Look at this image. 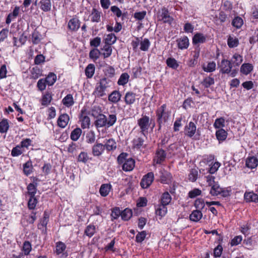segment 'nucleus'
Returning a JSON list of instances; mask_svg holds the SVG:
<instances>
[{
	"instance_id": "nucleus-49",
	"label": "nucleus",
	"mask_w": 258,
	"mask_h": 258,
	"mask_svg": "<svg viewBox=\"0 0 258 258\" xmlns=\"http://www.w3.org/2000/svg\"><path fill=\"white\" fill-rule=\"evenodd\" d=\"M96 232V227L93 224L88 225L84 231V234L89 238L92 237Z\"/></svg>"
},
{
	"instance_id": "nucleus-9",
	"label": "nucleus",
	"mask_w": 258,
	"mask_h": 258,
	"mask_svg": "<svg viewBox=\"0 0 258 258\" xmlns=\"http://www.w3.org/2000/svg\"><path fill=\"white\" fill-rule=\"evenodd\" d=\"M81 21L79 18L76 16L69 21L67 28L71 32H76L79 29Z\"/></svg>"
},
{
	"instance_id": "nucleus-6",
	"label": "nucleus",
	"mask_w": 258,
	"mask_h": 258,
	"mask_svg": "<svg viewBox=\"0 0 258 258\" xmlns=\"http://www.w3.org/2000/svg\"><path fill=\"white\" fill-rule=\"evenodd\" d=\"M154 179V173L152 172H148L143 176L140 185L143 189L148 188L152 183Z\"/></svg>"
},
{
	"instance_id": "nucleus-16",
	"label": "nucleus",
	"mask_w": 258,
	"mask_h": 258,
	"mask_svg": "<svg viewBox=\"0 0 258 258\" xmlns=\"http://www.w3.org/2000/svg\"><path fill=\"white\" fill-rule=\"evenodd\" d=\"M184 131L186 136L189 138H192L196 133L197 126L194 122L190 121L188 124L184 127Z\"/></svg>"
},
{
	"instance_id": "nucleus-25",
	"label": "nucleus",
	"mask_w": 258,
	"mask_h": 258,
	"mask_svg": "<svg viewBox=\"0 0 258 258\" xmlns=\"http://www.w3.org/2000/svg\"><path fill=\"white\" fill-rule=\"evenodd\" d=\"M40 9L44 12H48L51 9V0H40L38 3Z\"/></svg>"
},
{
	"instance_id": "nucleus-26",
	"label": "nucleus",
	"mask_w": 258,
	"mask_h": 258,
	"mask_svg": "<svg viewBox=\"0 0 258 258\" xmlns=\"http://www.w3.org/2000/svg\"><path fill=\"white\" fill-rule=\"evenodd\" d=\"M121 94L119 91L114 90L108 97V101L112 103H117L120 100Z\"/></svg>"
},
{
	"instance_id": "nucleus-39",
	"label": "nucleus",
	"mask_w": 258,
	"mask_h": 258,
	"mask_svg": "<svg viewBox=\"0 0 258 258\" xmlns=\"http://www.w3.org/2000/svg\"><path fill=\"white\" fill-rule=\"evenodd\" d=\"M253 69V67L252 64L244 63L240 67V72L245 75H247L252 72Z\"/></svg>"
},
{
	"instance_id": "nucleus-37",
	"label": "nucleus",
	"mask_w": 258,
	"mask_h": 258,
	"mask_svg": "<svg viewBox=\"0 0 258 258\" xmlns=\"http://www.w3.org/2000/svg\"><path fill=\"white\" fill-rule=\"evenodd\" d=\"M62 103L67 107H70L74 105L75 101L73 95L71 94L67 95L62 100Z\"/></svg>"
},
{
	"instance_id": "nucleus-10",
	"label": "nucleus",
	"mask_w": 258,
	"mask_h": 258,
	"mask_svg": "<svg viewBox=\"0 0 258 258\" xmlns=\"http://www.w3.org/2000/svg\"><path fill=\"white\" fill-rule=\"evenodd\" d=\"M79 120L81 122V127L83 129L89 128L90 125V119L86 115V109H82L79 116Z\"/></svg>"
},
{
	"instance_id": "nucleus-20",
	"label": "nucleus",
	"mask_w": 258,
	"mask_h": 258,
	"mask_svg": "<svg viewBox=\"0 0 258 258\" xmlns=\"http://www.w3.org/2000/svg\"><path fill=\"white\" fill-rule=\"evenodd\" d=\"M244 200L246 203H258V195L253 191H246L244 195Z\"/></svg>"
},
{
	"instance_id": "nucleus-31",
	"label": "nucleus",
	"mask_w": 258,
	"mask_h": 258,
	"mask_svg": "<svg viewBox=\"0 0 258 258\" xmlns=\"http://www.w3.org/2000/svg\"><path fill=\"white\" fill-rule=\"evenodd\" d=\"M215 135L217 139L220 143L226 140L228 133L223 128H220L216 131Z\"/></svg>"
},
{
	"instance_id": "nucleus-18",
	"label": "nucleus",
	"mask_w": 258,
	"mask_h": 258,
	"mask_svg": "<svg viewBox=\"0 0 258 258\" xmlns=\"http://www.w3.org/2000/svg\"><path fill=\"white\" fill-rule=\"evenodd\" d=\"M94 124L97 128L107 126L106 116L102 113L98 114L94 122Z\"/></svg>"
},
{
	"instance_id": "nucleus-59",
	"label": "nucleus",
	"mask_w": 258,
	"mask_h": 258,
	"mask_svg": "<svg viewBox=\"0 0 258 258\" xmlns=\"http://www.w3.org/2000/svg\"><path fill=\"white\" fill-rule=\"evenodd\" d=\"M166 63L168 67L173 69H176L179 66L177 60L175 58L172 57L168 58L166 59Z\"/></svg>"
},
{
	"instance_id": "nucleus-42",
	"label": "nucleus",
	"mask_w": 258,
	"mask_h": 258,
	"mask_svg": "<svg viewBox=\"0 0 258 258\" xmlns=\"http://www.w3.org/2000/svg\"><path fill=\"white\" fill-rule=\"evenodd\" d=\"M133 216V211L129 208H125L121 211V219L124 221H128Z\"/></svg>"
},
{
	"instance_id": "nucleus-53",
	"label": "nucleus",
	"mask_w": 258,
	"mask_h": 258,
	"mask_svg": "<svg viewBox=\"0 0 258 258\" xmlns=\"http://www.w3.org/2000/svg\"><path fill=\"white\" fill-rule=\"evenodd\" d=\"M66 245L62 241H58L56 243V249L55 252L57 255H59L63 252L66 249Z\"/></svg>"
},
{
	"instance_id": "nucleus-32",
	"label": "nucleus",
	"mask_w": 258,
	"mask_h": 258,
	"mask_svg": "<svg viewBox=\"0 0 258 258\" xmlns=\"http://www.w3.org/2000/svg\"><path fill=\"white\" fill-rule=\"evenodd\" d=\"M112 188V186L109 183L102 184L99 189V193L103 197L107 196Z\"/></svg>"
},
{
	"instance_id": "nucleus-38",
	"label": "nucleus",
	"mask_w": 258,
	"mask_h": 258,
	"mask_svg": "<svg viewBox=\"0 0 258 258\" xmlns=\"http://www.w3.org/2000/svg\"><path fill=\"white\" fill-rule=\"evenodd\" d=\"M202 67L204 72L207 73H212L216 70V64L215 62L212 61L208 62L207 65L205 63L203 64Z\"/></svg>"
},
{
	"instance_id": "nucleus-61",
	"label": "nucleus",
	"mask_w": 258,
	"mask_h": 258,
	"mask_svg": "<svg viewBox=\"0 0 258 258\" xmlns=\"http://www.w3.org/2000/svg\"><path fill=\"white\" fill-rule=\"evenodd\" d=\"M100 54V51L97 48H94L90 50L89 57L95 62L99 58Z\"/></svg>"
},
{
	"instance_id": "nucleus-60",
	"label": "nucleus",
	"mask_w": 258,
	"mask_h": 258,
	"mask_svg": "<svg viewBox=\"0 0 258 258\" xmlns=\"http://www.w3.org/2000/svg\"><path fill=\"white\" fill-rule=\"evenodd\" d=\"M89 158L88 153L85 152H81L78 156L77 161L86 164L89 160Z\"/></svg>"
},
{
	"instance_id": "nucleus-22",
	"label": "nucleus",
	"mask_w": 258,
	"mask_h": 258,
	"mask_svg": "<svg viewBox=\"0 0 258 258\" xmlns=\"http://www.w3.org/2000/svg\"><path fill=\"white\" fill-rule=\"evenodd\" d=\"M70 120V117L67 113L61 114L57 119V125L61 128H64L68 125Z\"/></svg>"
},
{
	"instance_id": "nucleus-43",
	"label": "nucleus",
	"mask_w": 258,
	"mask_h": 258,
	"mask_svg": "<svg viewBox=\"0 0 258 258\" xmlns=\"http://www.w3.org/2000/svg\"><path fill=\"white\" fill-rule=\"evenodd\" d=\"M30 72L31 78L36 80L42 76V69H40L38 67L36 66L33 67L31 69Z\"/></svg>"
},
{
	"instance_id": "nucleus-34",
	"label": "nucleus",
	"mask_w": 258,
	"mask_h": 258,
	"mask_svg": "<svg viewBox=\"0 0 258 258\" xmlns=\"http://www.w3.org/2000/svg\"><path fill=\"white\" fill-rule=\"evenodd\" d=\"M230 61L233 68L238 67L243 61L242 56L240 54L235 53L232 56Z\"/></svg>"
},
{
	"instance_id": "nucleus-15",
	"label": "nucleus",
	"mask_w": 258,
	"mask_h": 258,
	"mask_svg": "<svg viewBox=\"0 0 258 258\" xmlns=\"http://www.w3.org/2000/svg\"><path fill=\"white\" fill-rule=\"evenodd\" d=\"M144 143L145 140L142 137L136 136L132 141V148L137 150H140L141 148H145L146 146Z\"/></svg>"
},
{
	"instance_id": "nucleus-21",
	"label": "nucleus",
	"mask_w": 258,
	"mask_h": 258,
	"mask_svg": "<svg viewBox=\"0 0 258 258\" xmlns=\"http://www.w3.org/2000/svg\"><path fill=\"white\" fill-rule=\"evenodd\" d=\"M136 94L132 91H127L125 94L124 101L127 105L134 104L136 101Z\"/></svg>"
},
{
	"instance_id": "nucleus-51",
	"label": "nucleus",
	"mask_w": 258,
	"mask_h": 258,
	"mask_svg": "<svg viewBox=\"0 0 258 258\" xmlns=\"http://www.w3.org/2000/svg\"><path fill=\"white\" fill-rule=\"evenodd\" d=\"M119 216H121V211L119 208L115 207L112 208L110 214L111 220L114 221L115 220H117Z\"/></svg>"
},
{
	"instance_id": "nucleus-55",
	"label": "nucleus",
	"mask_w": 258,
	"mask_h": 258,
	"mask_svg": "<svg viewBox=\"0 0 258 258\" xmlns=\"http://www.w3.org/2000/svg\"><path fill=\"white\" fill-rule=\"evenodd\" d=\"M116 41V37L113 33H110L107 35L106 37L104 39L105 44L110 45L114 44Z\"/></svg>"
},
{
	"instance_id": "nucleus-62",
	"label": "nucleus",
	"mask_w": 258,
	"mask_h": 258,
	"mask_svg": "<svg viewBox=\"0 0 258 258\" xmlns=\"http://www.w3.org/2000/svg\"><path fill=\"white\" fill-rule=\"evenodd\" d=\"M86 142L88 144H93L96 140L95 134L94 131H90L86 134Z\"/></svg>"
},
{
	"instance_id": "nucleus-56",
	"label": "nucleus",
	"mask_w": 258,
	"mask_h": 258,
	"mask_svg": "<svg viewBox=\"0 0 258 258\" xmlns=\"http://www.w3.org/2000/svg\"><path fill=\"white\" fill-rule=\"evenodd\" d=\"M141 50L143 51H147L148 50L151 42L148 38H144L143 40L140 42Z\"/></svg>"
},
{
	"instance_id": "nucleus-19",
	"label": "nucleus",
	"mask_w": 258,
	"mask_h": 258,
	"mask_svg": "<svg viewBox=\"0 0 258 258\" xmlns=\"http://www.w3.org/2000/svg\"><path fill=\"white\" fill-rule=\"evenodd\" d=\"M155 214L156 216L159 217V219H161L164 217L167 213V206L159 204L157 206H155Z\"/></svg>"
},
{
	"instance_id": "nucleus-52",
	"label": "nucleus",
	"mask_w": 258,
	"mask_h": 258,
	"mask_svg": "<svg viewBox=\"0 0 258 258\" xmlns=\"http://www.w3.org/2000/svg\"><path fill=\"white\" fill-rule=\"evenodd\" d=\"M222 187H220L218 182L211 186L210 190V194L213 196H217L220 195Z\"/></svg>"
},
{
	"instance_id": "nucleus-36",
	"label": "nucleus",
	"mask_w": 258,
	"mask_h": 258,
	"mask_svg": "<svg viewBox=\"0 0 258 258\" xmlns=\"http://www.w3.org/2000/svg\"><path fill=\"white\" fill-rule=\"evenodd\" d=\"M23 173L26 176H28L32 173L33 166L32 161L30 160L24 163L23 165Z\"/></svg>"
},
{
	"instance_id": "nucleus-64",
	"label": "nucleus",
	"mask_w": 258,
	"mask_h": 258,
	"mask_svg": "<svg viewBox=\"0 0 258 258\" xmlns=\"http://www.w3.org/2000/svg\"><path fill=\"white\" fill-rule=\"evenodd\" d=\"M198 171L196 169H191L188 174V180L191 182H195L198 177Z\"/></svg>"
},
{
	"instance_id": "nucleus-50",
	"label": "nucleus",
	"mask_w": 258,
	"mask_h": 258,
	"mask_svg": "<svg viewBox=\"0 0 258 258\" xmlns=\"http://www.w3.org/2000/svg\"><path fill=\"white\" fill-rule=\"evenodd\" d=\"M130 76L127 73H122L117 81V84L120 86H124L128 82Z\"/></svg>"
},
{
	"instance_id": "nucleus-13",
	"label": "nucleus",
	"mask_w": 258,
	"mask_h": 258,
	"mask_svg": "<svg viewBox=\"0 0 258 258\" xmlns=\"http://www.w3.org/2000/svg\"><path fill=\"white\" fill-rule=\"evenodd\" d=\"M49 213L47 211H45L43 213L42 218L40 220V223L38 225V228L39 229H42V232L45 233L47 231V225L49 222Z\"/></svg>"
},
{
	"instance_id": "nucleus-40",
	"label": "nucleus",
	"mask_w": 258,
	"mask_h": 258,
	"mask_svg": "<svg viewBox=\"0 0 258 258\" xmlns=\"http://www.w3.org/2000/svg\"><path fill=\"white\" fill-rule=\"evenodd\" d=\"M10 128L9 121L8 119L3 118L0 121V133H7Z\"/></svg>"
},
{
	"instance_id": "nucleus-48",
	"label": "nucleus",
	"mask_w": 258,
	"mask_h": 258,
	"mask_svg": "<svg viewBox=\"0 0 258 258\" xmlns=\"http://www.w3.org/2000/svg\"><path fill=\"white\" fill-rule=\"evenodd\" d=\"M82 133V130L79 127H77L73 130L71 133L70 138L73 141L78 140Z\"/></svg>"
},
{
	"instance_id": "nucleus-27",
	"label": "nucleus",
	"mask_w": 258,
	"mask_h": 258,
	"mask_svg": "<svg viewBox=\"0 0 258 258\" xmlns=\"http://www.w3.org/2000/svg\"><path fill=\"white\" fill-rule=\"evenodd\" d=\"M20 12V7L16 6L13 12L8 14L6 18V23L8 25L10 24L12 20L15 19L19 15Z\"/></svg>"
},
{
	"instance_id": "nucleus-17",
	"label": "nucleus",
	"mask_w": 258,
	"mask_h": 258,
	"mask_svg": "<svg viewBox=\"0 0 258 258\" xmlns=\"http://www.w3.org/2000/svg\"><path fill=\"white\" fill-rule=\"evenodd\" d=\"M176 41L178 48L181 50L187 49L189 45V39L186 36L178 38Z\"/></svg>"
},
{
	"instance_id": "nucleus-28",
	"label": "nucleus",
	"mask_w": 258,
	"mask_h": 258,
	"mask_svg": "<svg viewBox=\"0 0 258 258\" xmlns=\"http://www.w3.org/2000/svg\"><path fill=\"white\" fill-rule=\"evenodd\" d=\"M52 100V94L50 91H46L42 96L41 104L43 106H47L51 103Z\"/></svg>"
},
{
	"instance_id": "nucleus-47",
	"label": "nucleus",
	"mask_w": 258,
	"mask_h": 258,
	"mask_svg": "<svg viewBox=\"0 0 258 258\" xmlns=\"http://www.w3.org/2000/svg\"><path fill=\"white\" fill-rule=\"evenodd\" d=\"M239 44V40L236 37H232L229 35L227 39V45L230 48L237 47Z\"/></svg>"
},
{
	"instance_id": "nucleus-24",
	"label": "nucleus",
	"mask_w": 258,
	"mask_h": 258,
	"mask_svg": "<svg viewBox=\"0 0 258 258\" xmlns=\"http://www.w3.org/2000/svg\"><path fill=\"white\" fill-rule=\"evenodd\" d=\"M103 145L104 146V149L106 150L108 153L110 151H114L117 148L116 143L113 138L107 140Z\"/></svg>"
},
{
	"instance_id": "nucleus-5",
	"label": "nucleus",
	"mask_w": 258,
	"mask_h": 258,
	"mask_svg": "<svg viewBox=\"0 0 258 258\" xmlns=\"http://www.w3.org/2000/svg\"><path fill=\"white\" fill-rule=\"evenodd\" d=\"M157 18L158 21H162L164 23H167L170 25L174 20L173 18L170 16L168 9L164 7L161 8V11H158Z\"/></svg>"
},
{
	"instance_id": "nucleus-54",
	"label": "nucleus",
	"mask_w": 258,
	"mask_h": 258,
	"mask_svg": "<svg viewBox=\"0 0 258 258\" xmlns=\"http://www.w3.org/2000/svg\"><path fill=\"white\" fill-rule=\"evenodd\" d=\"M215 83L214 79L210 76L206 77L201 82V84L206 88H209L211 85Z\"/></svg>"
},
{
	"instance_id": "nucleus-14",
	"label": "nucleus",
	"mask_w": 258,
	"mask_h": 258,
	"mask_svg": "<svg viewBox=\"0 0 258 258\" xmlns=\"http://www.w3.org/2000/svg\"><path fill=\"white\" fill-rule=\"evenodd\" d=\"M245 167L251 169H256L258 166V159L257 157L250 156L245 159Z\"/></svg>"
},
{
	"instance_id": "nucleus-45",
	"label": "nucleus",
	"mask_w": 258,
	"mask_h": 258,
	"mask_svg": "<svg viewBox=\"0 0 258 258\" xmlns=\"http://www.w3.org/2000/svg\"><path fill=\"white\" fill-rule=\"evenodd\" d=\"M231 25L237 29H240L243 25V20L241 17L236 16L232 20Z\"/></svg>"
},
{
	"instance_id": "nucleus-23",
	"label": "nucleus",
	"mask_w": 258,
	"mask_h": 258,
	"mask_svg": "<svg viewBox=\"0 0 258 258\" xmlns=\"http://www.w3.org/2000/svg\"><path fill=\"white\" fill-rule=\"evenodd\" d=\"M102 12L95 8H93L90 17L92 23H99L101 21Z\"/></svg>"
},
{
	"instance_id": "nucleus-58",
	"label": "nucleus",
	"mask_w": 258,
	"mask_h": 258,
	"mask_svg": "<svg viewBox=\"0 0 258 258\" xmlns=\"http://www.w3.org/2000/svg\"><path fill=\"white\" fill-rule=\"evenodd\" d=\"M194 206L196 210H200V211H202L204 210L205 206L204 200L202 198L196 199L194 203Z\"/></svg>"
},
{
	"instance_id": "nucleus-8",
	"label": "nucleus",
	"mask_w": 258,
	"mask_h": 258,
	"mask_svg": "<svg viewBox=\"0 0 258 258\" xmlns=\"http://www.w3.org/2000/svg\"><path fill=\"white\" fill-rule=\"evenodd\" d=\"M219 65L220 72L222 74H229L233 68L231 61L225 58L222 59L220 64Z\"/></svg>"
},
{
	"instance_id": "nucleus-11",
	"label": "nucleus",
	"mask_w": 258,
	"mask_h": 258,
	"mask_svg": "<svg viewBox=\"0 0 258 258\" xmlns=\"http://www.w3.org/2000/svg\"><path fill=\"white\" fill-rule=\"evenodd\" d=\"M166 158V152L162 148H158L156 151L153 160L157 164H161L165 160Z\"/></svg>"
},
{
	"instance_id": "nucleus-57",
	"label": "nucleus",
	"mask_w": 258,
	"mask_h": 258,
	"mask_svg": "<svg viewBox=\"0 0 258 258\" xmlns=\"http://www.w3.org/2000/svg\"><path fill=\"white\" fill-rule=\"evenodd\" d=\"M41 35L40 32L37 30H34L32 33V42L34 44H38L41 40Z\"/></svg>"
},
{
	"instance_id": "nucleus-1",
	"label": "nucleus",
	"mask_w": 258,
	"mask_h": 258,
	"mask_svg": "<svg viewBox=\"0 0 258 258\" xmlns=\"http://www.w3.org/2000/svg\"><path fill=\"white\" fill-rule=\"evenodd\" d=\"M156 121L158 130H160L162 125L168 121L171 116V111L167 108L166 104H163L158 107L156 111Z\"/></svg>"
},
{
	"instance_id": "nucleus-12",
	"label": "nucleus",
	"mask_w": 258,
	"mask_h": 258,
	"mask_svg": "<svg viewBox=\"0 0 258 258\" xmlns=\"http://www.w3.org/2000/svg\"><path fill=\"white\" fill-rule=\"evenodd\" d=\"M105 151L104 146L103 144L96 142L92 147V154L94 157H99L101 156Z\"/></svg>"
},
{
	"instance_id": "nucleus-30",
	"label": "nucleus",
	"mask_w": 258,
	"mask_h": 258,
	"mask_svg": "<svg viewBox=\"0 0 258 258\" xmlns=\"http://www.w3.org/2000/svg\"><path fill=\"white\" fill-rule=\"evenodd\" d=\"M192 40L194 45L204 43L206 41V36L202 33H197L194 35Z\"/></svg>"
},
{
	"instance_id": "nucleus-4",
	"label": "nucleus",
	"mask_w": 258,
	"mask_h": 258,
	"mask_svg": "<svg viewBox=\"0 0 258 258\" xmlns=\"http://www.w3.org/2000/svg\"><path fill=\"white\" fill-rule=\"evenodd\" d=\"M150 118L149 116L146 115L138 119L137 123L140 129V133L144 136L146 137L148 134V130L150 125Z\"/></svg>"
},
{
	"instance_id": "nucleus-29",
	"label": "nucleus",
	"mask_w": 258,
	"mask_h": 258,
	"mask_svg": "<svg viewBox=\"0 0 258 258\" xmlns=\"http://www.w3.org/2000/svg\"><path fill=\"white\" fill-rule=\"evenodd\" d=\"M39 196L28 197L27 208L30 210L34 211L38 203Z\"/></svg>"
},
{
	"instance_id": "nucleus-41",
	"label": "nucleus",
	"mask_w": 258,
	"mask_h": 258,
	"mask_svg": "<svg viewBox=\"0 0 258 258\" xmlns=\"http://www.w3.org/2000/svg\"><path fill=\"white\" fill-rule=\"evenodd\" d=\"M95 71V65L93 63H89L85 70V75L88 79H91L94 75Z\"/></svg>"
},
{
	"instance_id": "nucleus-35",
	"label": "nucleus",
	"mask_w": 258,
	"mask_h": 258,
	"mask_svg": "<svg viewBox=\"0 0 258 258\" xmlns=\"http://www.w3.org/2000/svg\"><path fill=\"white\" fill-rule=\"evenodd\" d=\"M172 198L170 194L168 191L163 192L160 199V204L167 206L171 201Z\"/></svg>"
},
{
	"instance_id": "nucleus-44",
	"label": "nucleus",
	"mask_w": 258,
	"mask_h": 258,
	"mask_svg": "<svg viewBox=\"0 0 258 258\" xmlns=\"http://www.w3.org/2000/svg\"><path fill=\"white\" fill-rule=\"evenodd\" d=\"M24 255H28L30 254L32 250V244L29 241H25L23 242L22 247L21 249Z\"/></svg>"
},
{
	"instance_id": "nucleus-3",
	"label": "nucleus",
	"mask_w": 258,
	"mask_h": 258,
	"mask_svg": "<svg viewBox=\"0 0 258 258\" xmlns=\"http://www.w3.org/2000/svg\"><path fill=\"white\" fill-rule=\"evenodd\" d=\"M110 82V81L105 77L100 79L99 82L96 84L94 94L98 98L105 96V91L109 87Z\"/></svg>"
},
{
	"instance_id": "nucleus-46",
	"label": "nucleus",
	"mask_w": 258,
	"mask_h": 258,
	"mask_svg": "<svg viewBox=\"0 0 258 258\" xmlns=\"http://www.w3.org/2000/svg\"><path fill=\"white\" fill-rule=\"evenodd\" d=\"M44 79L47 82V84L48 86H51L53 85L56 81L57 76L54 73L50 72Z\"/></svg>"
},
{
	"instance_id": "nucleus-2",
	"label": "nucleus",
	"mask_w": 258,
	"mask_h": 258,
	"mask_svg": "<svg viewBox=\"0 0 258 258\" xmlns=\"http://www.w3.org/2000/svg\"><path fill=\"white\" fill-rule=\"evenodd\" d=\"M127 154L121 153L117 157V162L119 164H122V168L124 171H131L133 170L135 166V161L132 158H126Z\"/></svg>"
},
{
	"instance_id": "nucleus-7",
	"label": "nucleus",
	"mask_w": 258,
	"mask_h": 258,
	"mask_svg": "<svg viewBox=\"0 0 258 258\" xmlns=\"http://www.w3.org/2000/svg\"><path fill=\"white\" fill-rule=\"evenodd\" d=\"M38 179L34 177L33 178V182L30 183L27 186V192L26 196L27 197H33L36 196V194L37 191V181H38Z\"/></svg>"
},
{
	"instance_id": "nucleus-63",
	"label": "nucleus",
	"mask_w": 258,
	"mask_h": 258,
	"mask_svg": "<svg viewBox=\"0 0 258 258\" xmlns=\"http://www.w3.org/2000/svg\"><path fill=\"white\" fill-rule=\"evenodd\" d=\"M225 119L223 117L218 118L215 121L214 127L215 128H222L225 125Z\"/></svg>"
},
{
	"instance_id": "nucleus-33",
	"label": "nucleus",
	"mask_w": 258,
	"mask_h": 258,
	"mask_svg": "<svg viewBox=\"0 0 258 258\" xmlns=\"http://www.w3.org/2000/svg\"><path fill=\"white\" fill-rule=\"evenodd\" d=\"M202 217L203 213L200 210H194L189 215L190 220L195 222H199Z\"/></svg>"
}]
</instances>
